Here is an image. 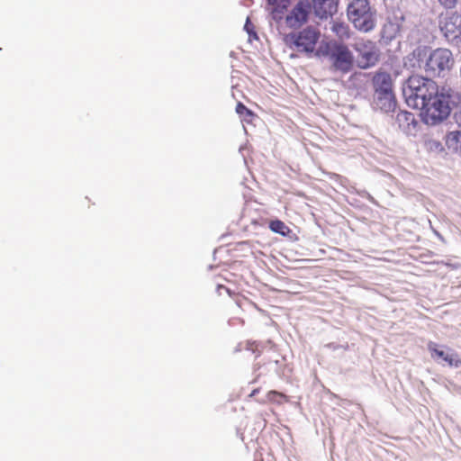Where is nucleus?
Instances as JSON below:
<instances>
[{
  "label": "nucleus",
  "mask_w": 461,
  "mask_h": 461,
  "mask_svg": "<svg viewBox=\"0 0 461 461\" xmlns=\"http://www.w3.org/2000/svg\"><path fill=\"white\" fill-rule=\"evenodd\" d=\"M321 38L320 30L308 25L298 32L285 34L283 41L287 48L301 54H312Z\"/></svg>",
  "instance_id": "f257e3e1"
},
{
  "label": "nucleus",
  "mask_w": 461,
  "mask_h": 461,
  "mask_svg": "<svg viewBox=\"0 0 461 461\" xmlns=\"http://www.w3.org/2000/svg\"><path fill=\"white\" fill-rule=\"evenodd\" d=\"M450 113L449 97L438 92L421 104V115L427 124L441 122Z\"/></svg>",
  "instance_id": "f03ea898"
},
{
  "label": "nucleus",
  "mask_w": 461,
  "mask_h": 461,
  "mask_svg": "<svg viewBox=\"0 0 461 461\" xmlns=\"http://www.w3.org/2000/svg\"><path fill=\"white\" fill-rule=\"evenodd\" d=\"M372 82L376 95V104L380 109L385 112L393 109L395 98L391 74L379 70L374 75Z\"/></svg>",
  "instance_id": "7ed1b4c3"
},
{
  "label": "nucleus",
  "mask_w": 461,
  "mask_h": 461,
  "mask_svg": "<svg viewBox=\"0 0 461 461\" xmlns=\"http://www.w3.org/2000/svg\"><path fill=\"white\" fill-rule=\"evenodd\" d=\"M454 64L452 52L446 48H438L429 53L424 70L430 77H443L452 69Z\"/></svg>",
  "instance_id": "20e7f679"
},
{
  "label": "nucleus",
  "mask_w": 461,
  "mask_h": 461,
  "mask_svg": "<svg viewBox=\"0 0 461 461\" xmlns=\"http://www.w3.org/2000/svg\"><path fill=\"white\" fill-rule=\"evenodd\" d=\"M347 11L349 21L357 30L369 32L375 27V16L367 0H353Z\"/></svg>",
  "instance_id": "39448f33"
},
{
  "label": "nucleus",
  "mask_w": 461,
  "mask_h": 461,
  "mask_svg": "<svg viewBox=\"0 0 461 461\" xmlns=\"http://www.w3.org/2000/svg\"><path fill=\"white\" fill-rule=\"evenodd\" d=\"M327 48L331 69L343 74L348 73L354 64V57L348 47L342 43L330 42Z\"/></svg>",
  "instance_id": "423d86ee"
},
{
  "label": "nucleus",
  "mask_w": 461,
  "mask_h": 461,
  "mask_svg": "<svg viewBox=\"0 0 461 461\" xmlns=\"http://www.w3.org/2000/svg\"><path fill=\"white\" fill-rule=\"evenodd\" d=\"M407 89L409 97L420 100V105L438 92L437 83L428 77L412 75L408 78Z\"/></svg>",
  "instance_id": "0eeeda50"
},
{
  "label": "nucleus",
  "mask_w": 461,
  "mask_h": 461,
  "mask_svg": "<svg viewBox=\"0 0 461 461\" xmlns=\"http://www.w3.org/2000/svg\"><path fill=\"white\" fill-rule=\"evenodd\" d=\"M357 53V66L366 69L374 67L380 59V50L375 42L370 40H360L353 45Z\"/></svg>",
  "instance_id": "6e6552de"
},
{
  "label": "nucleus",
  "mask_w": 461,
  "mask_h": 461,
  "mask_svg": "<svg viewBox=\"0 0 461 461\" xmlns=\"http://www.w3.org/2000/svg\"><path fill=\"white\" fill-rule=\"evenodd\" d=\"M312 11V4L309 0H299L285 17L288 28L297 29L305 24L309 20Z\"/></svg>",
  "instance_id": "1a4fd4ad"
},
{
  "label": "nucleus",
  "mask_w": 461,
  "mask_h": 461,
  "mask_svg": "<svg viewBox=\"0 0 461 461\" xmlns=\"http://www.w3.org/2000/svg\"><path fill=\"white\" fill-rule=\"evenodd\" d=\"M438 27L448 41L459 38L461 33V14L457 12H447L438 17Z\"/></svg>",
  "instance_id": "9d476101"
},
{
  "label": "nucleus",
  "mask_w": 461,
  "mask_h": 461,
  "mask_svg": "<svg viewBox=\"0 0 461 461\" xmlns=\"http://www.w3.org/2000/svg\"><path fill=\"white\" fill-rule=\"evenodd\" d=\"M396 123L398 127L407 135L414 134L418 122L412 113L401 111L396 115Z\"/></svg>",
  "instance_id": "9b49d317"
},
{
  "label": "nucleus",
  "mask_w": 461,
  "mask_h": 461,
  "mask_svg": "<svg viewBox=\"0 0 461 461\" xmlns=\"http://www.w3.org/2000/svg\"><path fill=\"white\" fill-rule=\"evenodd\" d=\"M339 0H312V8L320 18H327L337 12Z\"/></svg>",
  "instance_id": "f8f14e48"
},
{
  "label": "nucleus",
  "mask_w": 461,
  "mask_h": 461,
  "mask_svg": "<svg viewBox=\"0 0 461 461\" xmlns=\"http://www.w3.org/2000/svg\"><path fill=\"white\" fill-rule=\"evenodd\" d=\"M267 10L272 18L278 22L284 18L285 14L290 5V0H267Z\"/></svg>",
  "instance_id": "ddd939ff"
},
{
  "label": "nucleus",
  "mask_w": 461,
  "mask_h": 461,
  "mask_svg": "<svg viewBox=\"0 0 461 461\" xmlns=\"http://www.w3.org/2000/svg\"><path fill=\"white\" fill-rule=\"evenodd\" d=\"M446 145L449 149L461 154V131L447 133L446 136Z\"/></svg>",
  "instance_id": "4468645a"
},
{
  "label": "nucleus",
  "mask_w": 461,
  "mask_h": 461,
  "mask_svg": "<svg viewBox=\"0 0 461 461\" xmlns=\"http://www.w3.org/2000/svg\"><path fill=\"white\" fill-rule=\"evenodd\" d=\"M266 401H258L259 403L264 404L267 402L281 405L285 402H289V398L286 394L277 392L276 390H271L267 393Z\"/></svg>",
  "instance_id": "2eb2a0df"
},
{
  "label": "nucleus",
  "mask_w": 461,
  "mask_h": 461,
  "mask_svg": "<svg viewBox=\"0 0 461 461\" xmlns=\"http://www.w3.org/2000/svg\"><path fill=\"white\" fill-rule=\"evenodd\" d=\"M269 229L276 233H278L282 236H287L291 230L290 228L280 220H273L269 222Z\"/></svg>",
  "instance_id": "dca6fc26"
},
{
  "label": "nucleus",
  "mask_w": 461,
  "mask_h": 461,
  "mask_svg": "<svg viewBox=\"0 0 461 461\" xmlns=\"http://www.w3.org/2000/svg\"><path fill=\"white\" fill-rule=\"evenodd\" d=\"M331 31L340 39H348L349 37L348 26L344 23L333 22Z\"/></svg>",
  "instance_id": "f3484780"
},
{
  "label": "nucleus",
  "mask_w": 461,
  "mask_h": 461,
  "mask_svg": "<svg viewBox=\"0 0 461 461\" xmlns=\"http://www.w3.org/2000/svg\"><path fill=\"white\" fill-rule=\"evenodd\" d=\"M428 349L429 350V352L431 353V357H438V358H442L443 360L445 359L446 356L447 355V353H445L443 350L441 349H438V345L434 342H429L428 344Z\"/></svg>",
  "instance_id": "a211bd4d"
},
{
  "label": "nucleus",
  "mask_w": 461,
  "mask_h": 461,
  "mask_svg": "<svg viewBox=\"0 0 461 461\" xmlns=\"http://www.w3.org/2000/svg\"><path fill=\"white\" fill-rule=\"evenodd\" d=\"M236 113L242 118L247 119L249 117H252L254 114L251 110H249L246 105H244L241 102H239L236 106Z\"/></svg>",
  "instance_id": "6ab92c4d"
},
{
  "label": "nucleus",
  "mask_w": 461,
  "mask_h": 461,
  "mask_svg": "<svg viewBox=\"0 0 461 461\" xmlns=\"http://www.w3.org/2000/svg\"><path fill=\"white\" fill-rule=\"evenodd\" d=\"M444 361H446L448 366L460 367L461 366V359L458 358V355L456 353L447 355Z\"/></svg>",
  "instance_id": "aec40b11"
},
{
  "label": "nucleus",
  "mask_w": 461,
  "mask_h": 461,
  "mask_svg": "<svg viewBox=\"0 0 461 461\" xmlns=\"http://www.w3.org/2000/svg\"><path fill=\"white\" fill-rule=\"evenodd\" d=\"M441 6H443L446 9H454L459 0H437Z\"/></svg>",
  "instance_id": "412c9836"
},
{
  "label": "nucleus",
  "mask_w": 461,
  "mask_h": 461,
  "mask_svg": "<svg viewBox=\"0 0 461 461\" xmlns=\"http://www.w3.org/2000/svg\"><path fill=\"white\" fill-rule=\"evenodd\" d=\"M235 302L240 308H242L246 303H250L248 298L243 295L237 294L235 296Z\"/></svg>",
  "instance_id": "4be33fe9"
},
{
  "label": "nucleus",
  "mask_w": 461,
  "mask_h": 461,
  "mask_svg": "<svg viewBox=\"0 0 461 461\" xmlns=\"http://www.w3.org/2000/svg\"><path fill=\"white\" fill-rule=\"evenodd\" d=\"M455 119H456V123L459 126H461V106H460V109L457 112H456Z\"/></svg>",
  "instance_id": "5701e85b"
},
{
  "label": "nucleus",
  "mask_w": 461,
  "mask_h": 461,
  "mask_svg": "<svg viewBox=\"0 0 461 461\" xmlns=\"http://www.w3.org/2000/svg\"><path fill=\"white\" fill-rule=\"evenodd\" d=\"M260 392V389L259 388H256L254 389L251 393L249 394V397H254L257 393H258Z\"/></svg>",
  "instance_id": "b1692460"
},
{
  "label": "nucleus",
  "mask_w": 461,
  "mask_h": 461,
  "mask_svg": "<svg viewBox=\"0 0 461 461\" xmlns=\"http://www.w3.org/2000/svg\"><path fill=\"white\" fill-rule=\"evenodd\" d=\"M221 288L226 289L228 291V289L223 285H219V289H221Z\"/></svg>",
  "instance_id": "393cba45"
}]
</instances>
